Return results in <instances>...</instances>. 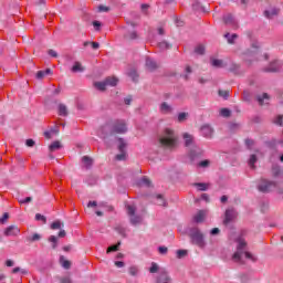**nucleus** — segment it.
Returning a JSON list of instances; mask_svg holds the SVG:
<instances>
[{"instance_id":"45","label":"nucleus","mask_w":283,"mask_h":283,"mask_svg":"<svg viewBox=\"0 0 283 283\" xmlns=\"http://www.w3.org/2000/svg\"><path fill=\"white\" fill-rule=\"evenodd\" d=\"M119 247H120V242H118L117 244L111 245L107 248L106 253H113L114 251H118Z\"/></svg>"},{"instance_id":"59","label":"nucleus","mask_w":283,"mask_h":283,"mask_svg":"<svg viewBox=\"0 0 283 283\" xmlns=\"http://www.w3.org/2000/svg\"><path fill=\"white\" fill-rule=\"evenodd\" d=\"M102 25L103 24L101 23V21L98 20L93 21V28H95L96 32L101 31Z\"/></svg>"},{"instance_id":"35","label":"nucleus","mask_w":283,"mask_h":283,"mask_svg":"<svg viewBox=\"0 0 283 283\" xmlns=\"http://www.w3.org/2000/svg\"><path fill=\"white\" fill-rule=\"evenodd\" d=\"M118 151H125L127 148V143H125V139L118 138Z\"/></svg>"},{"instance_id":"26","label":"nucleus","mask_w":283,"mask_h":283,"mask_svg":"<svg viewBox=\"0 0 283 283\" xmlns=\"http://www.w3.org/2000/svg\"><path fill=\"white\" fill-rule=\"evenodd\" d=\"M224 39H227L228 43L230 45H234L235 44V40L238 39V34L237 33H233L231 35V33H226L224 34Z\"/></svg>"},{"instance_id":"9","label":"nucleus","mask_w":283,"mask_h":283,"mask_svg":"<svg viewBox=\"0 0 283 283\" xmlns=\"http://www.w3.org/2000/svg\"><path fill=\"white\" fill-rule=\"evenodd\" d=\"M3 233L7 238H17V235L21 233V229H19L17 226H9L4 229Z\"/></svg>"},{"instance_id":"30","label":"nucleus","mask_w":283,"mask_h":283,"mask_svg":"<svg viewBox=\"0 0 283 283\" xmlns=\"http://www.w3.org/2000/svg\"><path fill=\"white\" fill-rule=\"evenodd\" d=\"M60 264L63 266V269H72V262L65 260V256L63 255L60 256Z\"/></svg>"},{"instance_id":"54","label":"nucleus","mask_w":283,"mask_h":283,"mask_svg":"<svg viewBox=\"0 0 283 283\" xmlns=\"http://www.w3.org/2000/svg\"><path fill=\"white\" fill-rule=\"evenodd\" d=\"M158 263L153 262L151 266L149 268V273H158Z\"/></svg>"},{"instance_id":"36","label":"nucleus","mask_w":283,"mask_h":283,"mask_svg":"<svg viewBox=\"0 0 283 283\" xmlns=\"http://www.w3.org/2000/svg\"><path fill=\"white\" fill-rule=\"evenodd\" d=\"M128 76L134 83H138V73L136 72V70H132L130 72H128Z\"/></svg>"},{"instance_id":"63","label":"nucleus","mask_w":283,"mask_h":283,"mask_svg":"<svg viewBox=\"0 0 283 283\" xmlns=\"http://www.w3.org/2000/svg\"><path fill=\"white\" fill-rule=\"evenodd\" d=\"M25 145H27V147H34V145H36V143L34 142V139H27Z\"/></svg>"},{"instance_id":"41","label":"nucleus","mask_w":283,"mask_h":283,"mask_svg":"<svg viewBox=\"0 0 283 283\" xmlns=\"http://www.w3.org/2000/svg\"><path fill=\"white\" fill-rule=\"evenodd\" d=\"M149 8H150V6L147 3H143L140 6V10L143 12V14H145L146 17H149Z\"/></svg>"},{"instance_id":"10","label":"nucleus","mask_w":283,"mask_h":283,"mask_svg":"<svg viewBox=\"0 0 283 283\" xmlns=\"http://www.w3.org/2000/svg\"><path fill=\"white\" fill-rule=\"evenodd\" d=\"M200 130L203 138H213V127H211V125H202Z\"/></svg>"},{"instance_id":"27","label":"nucleus","mask_w":283,"mask_h":283,"mask_svg":"<svg viewBox=\"0 0 283 283\" xmlns=\"http://www.w3.org/2000/svg\"><path fill=\"white\" fill-rule=\"evenodd\" d=\"M82 163L84 164L86 169H91L92 165H94V160L90 156H84L82 158Z\"/></svg>"},{"instance_id":"56","label":"nucleus","mask_w":283,"mask_h":283,"mask_svg":"<svg viewBox=\"0 0 283 283\" xmlns=\"http://www.w3.org/2000/svg\"><path fill=\"white\" fill-rule=\"evenodd\" d=\"M10 218V214L8 212H4L2 218H0V224H6Z\"/></svg>"},{"instance_id":"51","label":"nucleus","mask_w":283,"mask_h":283,"mask_svg":"<svg viewBox=\"0 0 283 283\" xmlns=\"http://www.w3.org/2000/svg\"><path fill=\"white\" fill-rule=\"evenodd\" d=\"M128 271H129V275H133V276L138 275V266L136 265L130 266Z\"/></svg>"},{"instance_id":"55","label":"nucleus","mask_w":283,"mask_h":283,"mask_svg":"<svg viewBox=\"0 0 283 283\" xmlns=\"http://www.w3.org/2000/svg\"><path fill=\"white\" fill-rule=\"evenodd\" d=\"M116 231H117V233H119V235H122L123 238H127L125 228H123V227H117V228H116Z\"/></svg>"},{"instance_id":"48","label":"nucleus","mask_w":283,"mask_h":283,"mask_svg":"<svg viewBox=\"0 0 283 283\" xmlns=\"http://www.w3.org/2000/svg\"><path fill=\"white\" fill-rule=\"evenodd\" d=\"M211 64L213 67H224L222 60H212Z\"/></svg>"},{"instance_id":"12","label":"nucleus","mask_w":283,"mask_h":283,"mask_svg":"<svg viewBox=\"0 0 283 283\" xmlns=\"http://www.w3.org/2000/svg\"><path fill=\"white\" fill-rule=\"evenodd\" d=\"M107 136H112V126L104 125L98 130V137L105 140Z\"/></svg>"},{"instance_id":"21","label":"nucleus","mask_w":283,"mask_h":283,"mask_svg":"<svg viewBox=\"0 0 283 283\" xmlns=\"http://www.w3.org/2000/svg\"><path fill=\"white\" fill-rule=\"evenodd\" d=\"M271 174L273 178H280V176L282 175V168L280 167V165L273 164L271 168Z\"/></svg>"},{"instance_id":"13","label":"nucleus","mask_w":283,"mask_h":283,"mask_svg":"<svg viewBox=\"0 0 283 283\" xmlns=\"http://www.w3.org/2000/svg\"><path fill=\"white\" fill-rule=\"evenodd\" d=\"M189 156L191 160H196V158H200L202 156V149L198 146H191Z\"/></svg>"},{"instance_id":"20","label":"nucleus","mask_w":283,"mask_h":283,"mask_svg":"<svg viewBox=\"0 0 283 283\" xmlns=\"http://www.w3.org/2000/svg\"><path fill=\"white\" fill-rule=\"evenodd\" d=\"M165 282H171V277H169V274L167 271H161L159 276L157 277V283H165Z\"/></svg>"},{"instance_id":"5","label":"nucleus","mask_w":283,"mask_h":283,"mask_svg":"<svg viewBox=\"0 0 283 283\" xmlns=\"http://www.w3.org/2000/svg\"><path fill=\"white\" fill-rule=\"evenodd\" d=\"M126 209L130 218V224L136 227V224H140V222H143V217L136 214V206L128 205L126 206Z\"/></svg>"},{"instance_id":"6","label":"nucleus","mask_w":283,"mask_h":283,"mask_svg":"<svg viewBox=\"0 0 283 283\" xmlns=\"http://www.w3.org/2000/svg\"><path fill=\"white\" fill-rule=\"evenodd\" d=\"M127 132V124H125V120H116L111 126V136H114V134H125Z\"/></svg>"},{"instance_id":"28","label":"nucleus","mask_w":283,"mask_h":283,"mask_svg":"<svg viewBox=\"0 0 283 283\" xmlns=\"http://www.w3.org/2000/svg\"><path fill=\"white\" fill-rule=\"evenodd\" d=\"M57 114L59 116H67L69 112H67V106H65V104H59L57 106Z\"/></svg>"},{"instance_id":"15","label":"nucleus","mask_w":283,"mask_h":283,"mask_svg":"<svg viewBox=\"0 0 283 283\" xmlns=\"http://www.w3.org/2000/svg\"><path fill=\"white\" fill-rule=\"evenodd\" d=\"M207 217V211L205 210H199L195 216H193V222L197 224H200L205 222V218Z\"/></svg>"},{"instance_id":"37","label":"nucleus","mask_w":283,"mask_h":283,"mask_svg":"<svg viewBox=\"0 0 283 283\" xmlns=\"http://www.w3.org/2000/svg\"><path fill=\"white\" fill-rule=\"evenodd\" d=\"M255 163H258V156L251 155L249 159V166L251 169H255Z\"/></svg>"},{"instance_id":"44","label":"nucleus","mask_w":283,"mask_h":283,"mask_svg":"<svg viewBox=\"0 0 283 283\" xmlns=\"http://www.w3.org/2000/svg\"><path fill=\"white\" fill-rule=\"evenodd\" d=\"M211 165V160L205 159L199 161L198 167H201L202 169H207Z\"/></svg>"},{"instance_id":"49","label":"nucleus","mask_w":283,"mask_h":283,"mask_svg":"<svg viewBox=\"0 0 283 283\" xmlns=\"http://www.w3.org/2000/svg\"><path fill=\"white\" fill-rule=\"evenodd\" d=\"M61 227H63V223H61L60 220L54 221V222L51 224V229H52L53 231H55L56 229H61Z\"/></svg>"},{"instance_id":"38","label":"nucleus","mask_w":283,"mask_h":283,"mask_svg":"<svg viewBox=\"0 0 283 283\" xmlns=\"http://www.w3.org/2000/svg\"><path fill=\"white\" fill-rule=\"evenodd\" d=\"M125 39L127 41H134V40L138 39V33H136V31H133L128 34H125Z\"/></svg>"},{"instance_id":"31","label":"nucleus","mask_w":283,"mask_h":283,"mask_svg":"<svg viewBox=\"0 0 283 283\" xmlns=\"http://www.w3.org/2000/svg\"><path fill=\"white\" fill-rule=\"evenodd\" d=\"M155 198L157 200L158 207H167V200L165 197H163V195H156Z\"/></svg>"},{"instance_id":"60","label":"nucleus","mask_w":283,"mask_h":283,"mask_svg":"<svg viewBox=\"0 0 283 283\" xmlns=\"http://www.w3.org/2000/svg\"><path fill=\"white\" fill-rule=\"evenodd\" d=\"M168 251H169V249L167 247H159L158 248V252L160 253V255H167Z\"/></svg>"},{"instance_id":"33","label":"nucleus","mask_w":283,"mask_h":283,"mask_svg":"<svg viewBox=\"0 0 283 283\" xmlns=\"http://www.w3.org/2000/svg\"><path fill=\"white\" fill-rule=\"evenodd\" d=\"M229 72H232V74H242L240 71V64L232 63L229 67Z\"/></svg>"},{"instance_id":"19","label":"nucleus","mask_w":283,"mask_h":283,"mask_svg":"<svg viewBox=\"0 0 283 283\" xmlns=\"http://www.w3.org/2000/svg\"><path fill=\"white\" fill-rule=\"evenodd\" d=\"M104 83H106V87L111 86V87H116V85H118V77L116 76H108L104 80Z\"/></svg>"},{"instance_id":"46","label":"nucleus","mask_w":283,"mask_h":283,"mask_svg":"<svg viewBox=\"0 0 283 283\" xmlns=\"http://www.w3.org/2000/svg\"><path fill=\"white\" fill-rule=\"evenodd\" d=\"M12 273L13 274L21 273L22 275H28V270L27 269H21V268H14L12 270Z\"/></svg>"},{"instance_id":"1","label":"nucleus","mask_w":283,"mask_h":283,"mask_svg":"<svg viewBox=\"0 0 283 283\" xmlns=\"http://www.w3.org/2000/svg\"><path fill=\"white\" fill-rule=\"evenodd\" d=\"M243 255H245L247 260H251V262H258V258L247 251V241H244L243 238H239L237 239V251L232 255L233 262L237 264H244L242 261Z\"/></svg>"},{"instance_id":"53","label":"nucleus","mask_w":283,"mask_h":283,"mask_svg":"<svg viewBox=\"0 0 283 283\" xmlns=\"http://www.w3.org/2000/svg\"><path fill=\"white\" fill-rule=\"evenodd\" d=\"M35 220L38 221H42L43 224H45L48 222V218H45V216L41 214V213H36L35 214Z\"/></svg>"},{"instance_id":"4","label":"nucleus","mask_w":283,"mask_h":283,"mask_svg":"<svg viewBox=\"0 0 283 283\" xmlns=\"http://www.w3.org/2000/svg\"><path fill=\"white\" fill-rule=\"evenodd\" d=\"M275 187H277V182L266 179H261L260 184L258 185V189L261 191V193H270V191L275 189Z\"/></svg>"},{"instance_id":"34","label":"nucleus","mask_w":283,"mask_h":283,"mask_svg":"<svg viewBox=\"0 0 283 283\" xmlns=\"http://www.w3.org/2000/svg\"><path fill=\"white\" fill-rule=\"evenodd\" d=\"M41 240V234L34 233L31 237H27V242H39Z\"/></svg>"},{"instance_id":"2","label":"nucleus","mask_w":283,"mask_h":283,"mask_svg":"<svg viewBox=\"0 0 283 283\" xmlns=\"http://www.w3.org/2000/svg\"><path fill=\"white\" fill-rule=\"evenodd\" d=\"M178 143V136L176 133L169 128H166L159 136V145L164 149H174Z\"/></svg>"},{"instance_id":"17","label":"nucleus","mask_w":283,"mask_h":283,"mask_svg":"<svg viewBox=\"0 0 283 283\" xmlns=\"http://www.w3.org/2000/svg\"><path fill=\"white\" fill-rule=\"evenodd\" d=\"M159 109L161 114H172L174 113V107L169 105L167 102H163L159 106Z\"/></svg>"},{"instance_id":"42","label":"nucleus","mask_w":283,"mask_h":283,"mask_svg":"<svg viewBox=\"0 0 283 283\" xmlns=\"http://www.w3.org/2000/svg\"><path fill=\"white\" fill-rule=\"evenodd\" d=\"M220 116H222L223 118H229V116H231V111L229 108H221Z\"/></svg>"},{"instance_id":"16","label":"nucleus","mask_w":283,"mask_h":283,"mask_svg":"<svg viewBox=\"0 0 283 283\" xmlns=\"http://www.w3.org/2000/svg\"><path fill=\"white\" fill-rule=\"evenodd\" d=\"M256 101L259 105H269V101H271V96H269V93H263L262 95H256Z\"/></svg>"},{"instance_id":"47","label":"nucleus","mask_w":283,"mask_h":283,"mask_svg":"<svg viewBox=\"0 0 283 283\" xmlns=\"http://www.w3.org/2000/svg\"><path fill=\"white\" fill-rule=\"evenodd\" d=\"M274 125H280V127L283 126V116L282 115H277L274 120H273Z\"/></svg>"},{"instance_id":"7","label":"nucleus","mask_w":283,"mask_h":283,"mask_svg":"<svg viewBox=\"0 0 283 283\" xmlns=\"http://www.w3.org/2000/svg\"><path fill=\"white\" fill-rule=\"evenodd\" d=\"M235 218H238V211H235L234 208H228L224 212V219H223L224 227H228V224H231V222H234Z\"/></svg>"},{"instance_id":"24","label":"nucleus","mask_w":283,"mask_h":283,"mask_svg":"<svg viewBox=\"0 0 283 283\" xmlns=\"http://www.w3.org/2000/svg\"><path fill=\"white\" fill-rule=\"evenodd\" d=\"M193 187H196L199 191H207L209 187H211V184L195 182Z\"/></svg>"},{"instance_id":"8","label":"nucleus","mask_w":283,"mask_h":283,"mask_svg":"<svg viewBox=\"0 0 283 283\" xmlns=\"http://www.w3.org/2000/svg\"><path fill=\"white\" fill-rule=\"evenodd\" d=\"M282 65H283V63L281 60H274V61L270 62V64L263 69V72L275 74V73L280 72V70H282Z\"/></svg>"},{"instance_id":"14","label":"nucleus","mask_w":283,"mask_h":283,"mask_svg":"<svg viewBox=\"0 0 283 283\" xmlns=\"http://www.w3.org/2000/svg\"><path fill=\"white\" fill-rule=\"evenodd\" d=\"M265 19H275L280 14V9L271 8L263 12Z\"/></svg>"},{"instance_id":"40","label":"nucleus","mask_w":283,"mask_h":283,"mask_svg":"<svg viewBox=\"0 0 283 283\" xmlns=\"http://www.w3.org/2000/svg\"><path fill=\"white\" fill-rule=\"evenodd\" d=\"M49 242L52 243V249H56V247H59V238L54 235L49 237Z\"/></svg>"},{"instance_id":"3","label":"nucleus","mask_w":283,"mask_h":283,"mask_svg":"<svg viewBox=\"0 0 283 283\" xmlns=\"http://www.w3.org/2000/svg\"><path fill=\"white\" fill-rule=\"evenodd\" d=\"M188 235L191 244H196L199 249H205V247H207V242H205V234L198 227L190 228Z\"/></svg>"},{"instance_id":"52","label":"nucleus","mask_w":283,"mask_h":283,"mask_svg":"<svg viewBox=\"0 0 283 283\" xmlns=\"http://www.w3.org/2000/svg\"><path fill=\"white\" fill-rule=\"evenodd\" d=\"M116 160H125L127 158L126 151H119L118 155L115 156Z\"/></svg>"},{"instance_id":"50","label":"nucleus","mask_w":283,"mask_h":283,"mask_svg":"<svg viewBox=\"0 0 283 283\" xmlns=\"http://www.w3.org/2000/svg\"><path fill=\"white\" fill-rule=\"evenodd\" d=\"M196 54H200L202 56V54H205V45L199 44L196 49H195Z\"/></svg>"},{"instance_id":"29","label":"nucleus","mask_w":283,"mask_h":283,"mask_svg":"<svg viewBox=\"0 0 283 283\" xmlns=\"http://www.w3.org/2000/svg\"><path fill=\"white\" fill-rule=\"evenodd\" d=\"M94 87L95 90H98V92H105V90H107V84L105 83V81L94 82Z\"/></svg>"},{"instance_id":"61","label":"nucleus","mask_w":283,"mask_h":283,"mask_svg":"<svg viewBox=\"0 0 283 283\" xmlns=\"http://www.w3.org/2000/svg\"><path fill=\"white\" fill-rule=\"evenodd\" d=\"M98 12H109V7L101 4L98 7Z\"/></svg>"},{"instance_id":"32","label":"nucleus","mask_w":283,"mask_h":283,"mask_svg":"<svg viewBox=\"0 0 283 283\" xmlns=\"http://www.w3.org/2000/svg\"><path fill=\"white\" fill-rule=\"evenodd\" d=\"M138 185H139L140 187H151V180H150L149 178H147V177L144 176V177L139 180Z\"/></svg>"},{"instance_id":"64","label":"nucleus","mask_w":283,"mask_h":283,"mask_svg":"<svg viewBox=\"0 0 283 283\" xmlns=\"http://www.w3.org/2000/svg\"><path fill=\"white\" fill-rule=\"evenodd\" d=\"M61 283H72V279L70 276H64L60 280Z\"/></svg>"},{"instance_id":"18","label":"nucleus","mask_w":283,"mask_h":283,"mask_svg":"<svg viewBox=\"0 0 283 283\" xmlns=\"http://www.w3.org/2000/svg\"><path fill=\"white\" fill-rule=\"evenodd\" d=\"M146 67L149 72H155V70H158V63L151 60V57H146Z\"/></svg>"},{"instance_id":"62","label":"nucleus","mask_w":283,"mask_h":283,"mask_svg":"<svg viewBox=\"0 0 283 283\" xmlns=\"http://www.w3.org/2000/svg\"><path fill=\"white\" fill-rule=\"evenodd\" d=\"M50 132H51V134L53 135V136H59V126H55V127H52L51 129H50Z\"/></svg>"},{"instance_id":"43","label":"nucleus","mask_w":283,"mask_h":283,"mask_svg":"<svg viewBox=\"0 0 283 283\" xmlns=\"http://www.w3.org/2000/svg\"><path fill=\"white\" fill-rule=\"evenodd\" d=\"M189 118V113H179L178 114V123H185Z\"/></svg>"},{"instance_id":"57","label":"nucleus","mask_w":283,"mask_h":283,"mask_svg":"<svg viewBox=\"0 0 283 283\" xmlns=\"http://www.w3.org/2000/svg\"><path fill=\"white\" fill-rule=\"evenodd\" d=\"M187 255V250H178L177 251V258L179 260H182V258H185Z\"/></svg>"},{"instance_id":"22","label":"nucleus","mask_w":283,"mask_h":283,"mask_svg":"<svg viewBox=\"0 0 283 283\" xmlns=\"http://www.w3.org/2000/svg\"><path fill=\"white\" fill-rule=\"evenodd\" d=\"M71 72H73V74H77L78 72H85V66H83L81 62H74Z\"/></svg>"},{"instance_id":"11","label":"nucleus","mask_w":283,"mask_h":283,"mask_svg":"<svg viewBox=\"0 0 283 283\" xmlns=\"http://www.w3.org/2000/svg\"><path fill=\"white\" fill-rule=\"evenodd\" d=\"M223 22L226 23V25H230L233 30H238L239 28L238 21H235L232 14L224 15Z\"/></svg>"},{"instance_id":"58","label":"nucleus","mask_w":283,"mask_h":283,"mask_svg":"<svg viewBox=\"0 0 283 283\" xmlns=\"http://www.w3.org/2000/svg\"><path fill=\"white\" fill-rule=\"evenodd\" d=\"M219 96H221L222 98H224V101H227V98H229V91L219 90Z\"/></svg>"},{"instance_id":"25","label":"nucleus","mask_w":283,"mask_h":283,"mask_svg":"<svg viewBox=\"0 0 283 283\" xmlns=\"http://www.w3.org/2000/svg\"><path fill=\"white\" fill-rule=\"evenodd\" d=\"M62 148H63V145L61 144V142L55 140L49 146V151H59V149H62Z\"/></svg>"},{"instance_id":"23","label":"nucleus","mask_w":283,"mask_h":283,"mask_svg":"<svg viewBox=\"0 0 283 283\" xmlns=\"http://www.w3.org/2000/svg\"><path fill=\"white\" fill-rule=\"evenodd\" d=\"M184 139H185V145L187 147H193V136L192 135H189L188 133H185L184 134Z\"/></svg>"},{"instance_id":"39","label":"nucleus","mask_w":283,"mask_h":283,"mask_svg":"<svg viewBox=\"0 0 283 283\" xmlns=\"http://www.w3.org/2000/svg\"><path fill=\"white\" fill-rule=\"evenodd\" d=\"M158 48L159 50H169L171 49V44H169L167 41H163L158 43Z\"/></svg>"}]
</instances>
